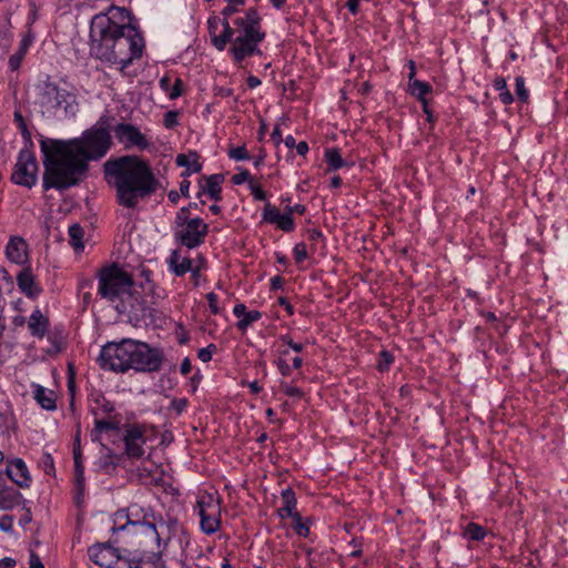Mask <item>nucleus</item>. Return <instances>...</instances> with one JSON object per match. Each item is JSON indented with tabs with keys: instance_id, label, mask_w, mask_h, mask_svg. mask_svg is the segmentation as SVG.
Instances as JSON below:
<instances>
[{
	"instance_id": "obj_1",
	"label": "nucleus",
	"mask_w": 568,
	"mask_h": 568,
	"mask_svg": "<svg viewBox=\"0 0 568 568\" xmlns=\"http://www.w3.org/2000/svg\"><path fill=\"white\" fill-rule=\"evenodd\" d=\"M109 128V116L102 115L80 138L68 141L41 140L44 190H65L77 185L88 170V162L102 159L111 149Z\"/></svg>"
},
{
	"instance_id": "obj_2",
	"label": "nucleus",
	"mask_w": 568,
	"mask_h": 568,
	"mask_svg": "<svg viewBox=\"0 0 568 568\" xmlns=\"http://www.w3.org/2000/svg\"><path fill=\"white\" fill-rule=\"evenodd\" d=\"M143 49L144 39L132 26L129 10L110 7L92 18L90 53L95 59L122 71L142 57Z\"/></svg>"
},
{
	"instance_id": "obj_3",
	"label": "nucleus",
	"mask_w": 568,
	"mask_h": 568,
	"mask_svg": "<svg viewBox=\"0 0 568 568\" xmlns=\"http://www.w3.org/2000/svg\"><path fill=\"white\" fill-rule=\"evenodd\" d=\"M103 178L115 191L116 203L131 210L161 187L150 164L138 155L110 158L103 163Z\"/></svg>"
},
{
	"instance_id": "obj_4",
	"label": "nucleus",
	"mask_w": 568,
	"mask_h": 568,
	"mask_svg": "<svg viewBox=\"0 0 568 568\" xmlns=\"http://www.w3.org/2000/svg\"><path fill=\"white\" fill-rule=\"evenodd\" d=\"M222 27V33L213 37V45L219 51H223L226 44L231 43L230 52L237 63L252 55L262 54L260 43L266 34L262 29V18L255 8H250L243 17L235 18L233 26L223 19Z\"/></svg>"
},
{
	"instance_id": "obj_5",
	"label": "nucleus",
	"mask_w": 568,
	"mask_h": 568,
	"mask_svg": "<svg viewBox=\"0 0 568 568\" xmlns=\"http://www.w3.org/2000/svg\"><path fill=\"white\" fill-rule=\"evenodd\" d=\"M98 294L109 302L121 298L129 294L133 287V278L118 263H112L101 267L97 272Z\"/></svg>"
},
{
	"instance_id": "obj_6",
	"label": "nucleus",
	"mask_w": 568,
	"mask_h": 568,
	"mask_svg": "<svg viewBox=\"0 0 568 568\" xmlns=\"http://www.w3.org/2000/svg\"><path fill=\"white\" fill-rule=\"evenodd\" d=\"M37 102L43 113L55 114L59 109L64 110L65 114H74L75 95L57 83L49 80L42 81L37 85Z\"/></svg>"
},
{
	"instance_id": "obj_7",
	"label": "nucleus",
	"mask_w": 568,
	"mask_h": 568,
	"mask_svg": "<svg viewBox=\"0 0 568 568\" xmlns=\"http://www.w3.org/2000/svg\"><path fill=\"white\" fill-rule=\"evenodd\" d=\"M128 519L126 525L121 526L119 529L123 530L130 526L132 534L140 536L145 540L153 541L160 545V535L156 530L155 515L150 507H144L138 503L131 504L125 511Z\"/></svg>"
},
{
	"instance_id": "obj_8",
	"label": "nucleus",
	"mask_w": 568,
	"mask_h": 568,
	"mask_svg": "<svg viewBox=\"0 0 568 568\" xmlns=\"http://www.w3.org/2000/svg\"><path fill=\"white\" fill-rule=\"evenodd\" d=\"M128 371L153 373L160 371L163 363V354L149 344L126 338Z\"/></svg>"
},
{
	"instance_id": "obj_9",
	"label": "nucleus",
	"mask_w": 568,
	"mask_h": 568,
	"mask_svg": "<svg viewBox=\"0 0 568 568\" xmlns=\"http://www.w3.org/2000/svg\"><path fill=\"white\" fill-rule=\"evenodd\" d=\"M128 354L126 338L121 342H110L100 352V366L115 373H125L128 372Z\"/></svg>"
},
{
	"instance_id": "obj_10",
	"label": "nucleus",
	"mask_w": 568,
	"mask_h": 568,
	"mask_svg": "<svg viewBox=\"0 0 568 568\" xmlns=\"http://www.w3.org/2000/svg\"><path fill=\"white\" fill-rule=\"evenodd\" d=\"M209 225L201 217H192L190 222L176 226L174 239L181 245L192 250L205 242Z\"/></svg>"
},
{
	"instance_id": "obj_11",
	"label": "nucleus",
	"mask_w": 568,
	"mask_h": 568,
	"mask_svg": "<svg viewBox=\"0 0 568 568\" xmlns=\"http://www.w3.org/2000/svg\"><path fill=\"white\" fill-rule=\"evenodd\" d=\"M37 172L34 154L28 149H22L12 173V181L19 185L31 187L37 182Z\"/></svg>"
},
{
	"instance_id": "obj_12",
	"label": "nucleus",
	"mask_w": 568,
	"mask_h": 568,
	"mask_svg": "<svg viewBox=\"0 0 568 568\" xmlns=\"http://www.w3.org/2000/svg\"><path fill=\"white\" fill-rule=\"evenodd\" d=\"M124 452L130 458H141L144 455L145 427L140 424H126L123 434Z\"/></svg>"
},
{
	"instance_id": "obj_13",
	"label": "nucleus",
	"mask_w": 568,
	"mask_h": 568,
	"mask_svg": "<svg viewBox=\"0 0 568 568\" xmlns=\"http://www.w3.org/2000/svg\"><path fill=\"white\" fill-rule=\"evenodd\" d=\"M116 140L123 144L125 149L138 148L145 150L150 146V142L145 135L131 123H119L113 129Z\"/></svg>"
},
{
	"instance_id": "obj_14",
	"label": "nucleus",
	"mask_w": 568,
	"mask_h": 568,
	"mask_svg": "<svg viewBox=\"0 0 568 568\" xmlns=\"http://www.w3.org/2000/svg\"><path fill=\"white\" fill-rule=\"evenodd\" d=\"M89 557L95 565L102 568H111L114 562L123 559L119 554V549L106 544L92 546L89 549Z\"/></svg>"
},
{
	"instance_id": "obj_15",
	"label": "nucleus",
	"mask_w": 568,
	"mask_h": 568,
	"mask_svg": "<svg viewBox=\"0 0 568 568\" xmlns=\"http://www.w3.org/2000/svg\"><path fill=\"white\" fill-rule=\"evenodd\" d=\"M27 500L22 494L12 486L4 484V474L0 471V510H12L19 506L24 508Z\"/></svg>"
},
{
	"instance_id": "obj_16",
	"label": "nucleus",
	"mask_w": 568,
	"mask_h": 568,
	"mask_svg": "<svg viewBox=\"0 0 568 568\" xmlns=\"http://www.w3.org/2000/svg\"><path fill=\"white\" fill-rule=\"evenodd\" d=\"M4 474V479L10 478L20 488H29L31 484V476L26 463L21 458H16L8 463Z\"/></svg>"
},
{
	"instance_id": "obj_17",
	"label": "nucleus",
	"mask_w": 568,
	"mask_h": 568,
	"mask_svg": "<svg viewBox=\"0 0 568 568\" xmlns=\"http://www.w3.org/2000/svg\"><path fill=\"white\" fill-rule=\"evenodd\" d=\"M128 568H164L161 551L131 554L126 559Z\"/></svg>"
},
{
	"instance_id": "obj_18",
	"label": "nucleus",
	"mask_w": 568,
	"mask_h": 568,
	"mask_svg": "<svg viewBox=\"0 0 568 568\" xmlns=\"http://www.w3.org/2000/svg\"><path fill=\"white\" fill-rule=\"evenodd\" d=\"M19 290L29 298H37L42 293V287L37 283L30 267H24L17 275Z\"/></svg>"
},
{
	"instance_id": "obj_19",
	"label": "nucleus",
	"mask_w": 568,
	"mask_h": 568,
	"mask_svg": "<svg viewBox=\"0 0 568 568\" xmlns=\"http://www.w3.org/2000/svg\"><path fill=\"white\" fill-rule=\"evenodd\" d=\"M7 258L14 264H23L28 260V244L20 236L10 237L6 246Z\"/></svg>"
},
{
	"instance_id": "obj_20",
	"label": "nucleus",
	"mask_w": 568,
	"mask_h": 568,
	"mask_svg": "<svg viewBox=\"0 0 568 568\" xmlns=\"http://www.w3.org/2000/svg\"><path fill=\"white\" fill-rule=\"evenodd\" d=\"M178 166L185 168L182 172V178H187L193 173H199L202 170V164L199 162V154L196 152H190L189 154L180 153L175 158Z\"/></svg>"
},
{
	"instance_id": "obj_21",
	"label": "nucleus",
	"mask_w": 568,
	"mask_h": 568,
	"mask_svg": "<svg viewBox=\"0 0 568 568\" xmlns=\"http://www.w3.org/2000/svg\"><path fill=\"white\" fill-rule=\"evenodd\" d=\"M169 270L175 276H183L187 272L192 271L193 262L189 257H181L180 252L174 250L171 252L168 258Z\"/></svg>"
},
{
	"instance_id": "obj_22",
	"label": "nucleus",
	"mask_w": 568,
	"mask_h": 568,
	"mask_svg": "<svg viewBox=\"0 0 568 568\" xmlns=\"http://www.w3.org/2000/svg\"><path fill=\"white\" fill-rule=\"evenodd\" d=\"M50 325L49 318L42 314L39 308H36L29 317L28 328L30 334L34 337L42 338Z\"/></svg>"
},
{
	"instance_id": "obj_23",
	"label": "nucleus",
	"mask_w": 568,
	"mask_h": 568,
	"mask_svg": "<svg viewBox=\"0 0 568 568\" xmlns=\"http://www.w3.org/2000/svg\"><path fill=\"white\" fill-rule=\"evenodd\" d=\"M32 387L34 399L43 409L51 412L57 409V397L53 390L39 384H33Z\"/></svg>"
},
{
	"instance_id": "obj_24",
	"label": "nucleus",
	"mask_w": 568,
	"mask_h": 568,
	"mask_svg": "<svg viewBox=\"0 0 568 568\" xmlns=\"http://www.w3.org/2000/svg\"><path fill=\"white\" fill-rule=\"evenodd\" d=\"M283 506L277 509V514L281 518L292 517L298 519L300 514L295 511L296 497L292 488H286L282 491Z\"/></svg>"
},
{
	"instance_id": "obj_25",
	"label": "nucleus",
	"mask_w": 568,
	"mask_h": 568,
	"mask_svg": "<svg viewBox=\"0 0 568 568\" xmlns=\"http://www.w3.org/2000/svg\"><path fill=\"white\" fill-rule=\"evenodd\" d=\"M224 181V176L222 174H212L205 178V185L201 186V192L206 193L212 200L215 202L221 201L222 187L221 184Z\"/></svg>"
},
{
	"instance_id": "obj_26",
	"label": "nucleus",
	"mask_w": 568,
	"mask_h": 568,
	"mask_svg": "<svg viewBox=\"0 0 568 568\" xmlns=\"http://www.w3.org/2000/svg\"><path fill=\"white\" fill-rule=\"evenodd\" d=\"M93 414L95 416L93 432H95L97 434H101V433L108 432V430H119L120 429L121 420L116 416H110L108 418H102V417H99V412H94Z\"/></svg>"
},
{
	"instance_id": "obj_27",
	"label": "nucleus",
	"mask_w": 568,
	"mask_h": 568,
	"mask_svg": "<svg viewBox=\"0 0 568 568\" xmlns=\"http://www.w3.org/2000/svg\"><path fill=\"white\" fill-rule=\"evenodd\" d=\"M32 39L29 36H24L19 44L18 51L12 54L9 59V67L12 71L18 70L20 68V64L31 45Z\"/></svg>"
},
{
	"instance_id": "obj_28",
	"label": "nucleus",
	"mask_w": 568,
	"mask_h": 568,
	"mask_svg": "<svg viewBox=\"0 0 568 568\" xmlns=\"http://www.w3.org/2000/svg\"><path fill=\"white\" fill-rule=\"evenodd\" d=\"M197 515L201 519L203 516H209L213 511H219V505L212 495L199 497L196 501Z\"/></svg>"
},
{
	"instance_id": "obj_29",
	"label": "nucleus",
	"mask_w": 568,
	"mask_h": 568,
	"mask_svg": "<svg viewBox=\"0 0 568 568\" xmlns=\"http://www.w3.org/2000/svg\"><path fill=\"white\" fill-rule=\"evenodd\" d=\"M83 236L84 230L80 224L74 223L69 227V243L74 251L80 252L84 248Z\"/></svg>"
},
{
	"instance_id": "obj_30",
	"label": "nucleus",
	"mask_w": 568,
	"mask_h": 568,
	"mask_svg": "<svg viewBox=\"0 0 568 568\" xmlns=\"http://www.w3.org/2000/svg\"><path fill=\"white\" fill-rule=\"evenodd\" d=\"M409 92L419 101L426 100V94L432 92V85L420 80H409Z\"/></svg>"
},
{
	"instance_id": "obj_31",
	"label": "nucleus",
	"mask_w": 568,
	"mask_h": 568,
	"mask_svg": "<svg viewBox=\"0 0 568 568\" xmlns=\"http://www.w3.org/2000/svg\"><path fill=\"white\" fill-rule=\"evenodd\" d=\"M487 535L486 529L475 523H468L463 531V536L473 541H480Z\"/></svg>"
},
{
	"instance_id": "obj_32",
	"label": "nucleus",
	"mask_w": 568,
	"mask_h": 568,
	"mask_svg": "<svg viewBox=\"0 0 568 568\" xmlns=\"http://www.w3.org/2000/svg\"><path fill=\"white\" fill-rule=\"evenodd\" d=\"M219 511H213L209 516H203V519H201L200 525L203 532L211 535L217 531L220 528V519L217 517Z\"/></svg>"
},
{
	"instance_id": "obj_33",
	"label": "nucleus",
	"mask_w": 568,
	"mask_h": 568,
	"mask_svg": "<svg viewBox=\"0 0 568 568\" xmlns=\"http://www.w3.org/2000/svg\"><path fill=\"white\" fill-rule=\"evenodd\" d=\"M325 162L329 170H338L347 165V163L342 159L338 149L335 148L327 149L325 151Z\"/></svg>"
},
{
	"instance_id": "obj_34",
	"label": "nucleus",
	"mask_w": 568,
	"mask_h": 568,
	"mask_svg": "<svg viewBox=\"0 0 568 568\" xmlns=\"http://www.w3.org/2000/svg\"><path fill=\"white\" fill-rule=\"evenodd\" d=\"M494 88L499 91V99L504 104H510L514 102V97L507 88V82L504 77H497L494 80Z\"/></svg>"
},
{
	"instance_id": "obj_35",
	"label": "nucleus",
	"mask_w": 568,
	"mask_h": 568,
	"mask_svg": "<svg viewBox=\"0 0 568 568\" xmlns=\"http://www.w3.org/2000/svg\"><path fill=\"white\" fill-rule=\"evenodd\" d=\"M261 317L262 313L260 311H248L244 317L237 322L236 326L240 331H245L251 324L258 321Z\"/></svg>"
},
{
	"instance_id": "obj_36",
	"label": "nucleus",
	"mask_w": 568,
	"mask_h": 568,
	"mask_svg": "<svg viewBox=\"0 0 568 568\" xmlns=\"http://www.w3.org/2000/svg\"><path fill=\"white\" fill-rule=\"evenodd\" d=\"M280 214L281 212L276 206L272 205L271 203H266L262 213L263 221L275 224L280 217Z\"/></svg>"
},
{
	"instance_id": "obj_37",
	"label": "nucleus",
	"mask_w": 568,
	"mask_h": 568,
	"mask_svg": "<svg viewBox=\"0 0 568 568\" xmlns=\"http://www.w3.org/2000/svg\"><path fill=\"white\" fill-rule=\"evenodd\" d=\"M275 225L284 232H292L295 229L294 219L290 215V213L286 212L280 214Z\"/></svg>"
},
{
	"instance_id": "obj_38",
	"label": "nucleus",
	"mask_w": 568,
	"mask_h": 568,
	"mask_svg": "<svg viewBox=\"0 0 568 568\" xmlns=\"http://www.w3.org/2000/svg\"><path fill=\"white\" fill-rule=\"evenodd\" d=\"M229 156L235 161H245V160L250 159V154H248L245 145L232 148L229 151Z\"/></svg>"
},
{
	"instance_id": "obj_39",
	"label": "nucleus",
	"mask_w": 568,
	"mask_h": 568,
	"mask_svg": "<svg viewBox=\"0 0 568 568\" xmlns=\"http://www.w3.org/2000/svg\"><path fill=\"white\" fill-rule=\"evenodd\" d=\"M393 361H394V357H393V355L389 352L382 351L379 353V359H378L377 368L381 372H385V371H387L389 368V366L393 363Z\"/></svg>"
},
{
	"instance_id": "obj_40",
	"label": "nucleus",
	"mask_w": 568,
	"mask_h": 568,
	"mask_svg": "<svg viewBox=\"0 0 568 568\" xmlns=\"http://www.w3.org/2000/svg\"><path fill=\"white\" fill-rule=\"evenodd\" d=\"M516 94L521 102H527L529 99V93L525 87V80L523 77L516 78Z\"/></svg>"
},
{
	"instance_id": "obj_41",
	"label": "nucleus",
	"mask_w": 568,
	"mask_h": 568,
	"mask_svg": "<svg viewBox=\"0 0 568 568\" xmlns=\"http://www.w3.org/2000/svg\"><path fill=\"white\" fill-rule=\"evenodd\" d=\"M41 466L47 475L54 474V462L50 453H43L41 457Z\"/></svg>"
},
{
	"instance_id": "obj_42",
	"label": "nucleus",
	"mask_w": 568,
	"mask_h": 568,
	"mask_svg": "<svg viewBox=\"0 0 568 568\" xmlns=\"http://www.w3.org/2000/svg\"><path fill=\"white\" fill-rule=\"evenodd\" d=\"M281 389L288 397L302 398L304 395V393L301 388L290 385L287 383H282Z\"/></svg>"
},
{
	"instance_id": "obj_43",
	"label": "nucleus",
	"mask_w": 568,
	"mask_h": 568,
	"mask_svg": "<svg viewBox=\"0 0 568 568\" xmlns=\"http://www.w3.org/2000/svg\"><path fill=\"white\" fill-rule=\"evenodd\" d=\"M293 255L296 263H301L307 258V247L306 244L301 242L297 243L293 248Z\"/></svg>"
},
{
	"instance_id": "obj_44",
	"label": "nucleus",
	"mask_w": 568,
	"mask_h": 568,
	"mask_svg": "<svg viewBox=\"0 0 568 568\" xmlns=\"http://www.w3.org/2000/svg\"><path fill=\"white\" fill-rule=\"evenodd\" d=\"M215 351L216 346L214 344H210L209 346L200 348L197 351V358L203 363H207L212 359V355Z\"/></svg>"
},
{
	"instance_id": "obj_45",
	"label": "nucleus",
	"mask_w": 568,
	"mask_h": 568,
	"mask_svg": "<svg viewBox=\"0 0 568 568\" xmlns=\"http://www.w3.org/2000/svg\"><path fill=\"white\" fill-rule=\"evenodd\" d=\"M190 210L186 206L181 207L174 219L175 226H180L182 224H185L186 222H190Z\"/></svg>"
},
{
	"instance_id": "obj_46",
	"label": "nucleus",
	"mask_w": 568,
	"mask_h": 568,
	"mask_svg": "<svg viewBox=\"0 0 568 568\" xmlns=\"http://www.w3.org/2000/svg\"><path fill=\"white\" fill-rule=\"evenodd\" d=\"M178 112L176 111H169L164 114V118H163V125L166 128V129H173L174 126L178 125Z\"/></svg>"
},
{
	"instance_id": "obj_47",
	"label": "nucleus",
	"mask_w": 568,
	"mask_h": 568,
	"mask_svg": "<svg viewBox=\"0 0 568 568\" xmlns=\"http://www.w3.org/2000/svg\"><path fill=\"white\" fill-rule=\"evenodd\" d=\"M295 532L301 537H307L310 534V528L307 525L302 523L301 515L298 516V519H294V526H293Z\"/></svg>"
},
{
	"instance_id": "obj_48",
	"label": "nucleus",
	"mask_w": 568,
	"mask_h": 568,
	"mask_svg": "<svg viewBox=\"0 0 568 568\" xmlns=\"http://www.w3.org/2000/svg\"><path fill=\"white\" fill-rule=\"evenodd\" d=\"M189 402L186 398H175L171 402L170 409L174 410L178 415L182 414L186 408Z\"/></svg>"
},
{
	"instance_id": "obj_49",
	"label": "nucleus",
	"mask_w": 568,
	"mask_h": 568,
	"mask_svg": "<svg viewBox=\"0 0 568 568\" xmlns=\"http://www.w3.org/2000/svg\"><path fill=\"white\" fill-rule=\"evenodd\" d=\"M250 190L251 193L256 201H264L266 199L265 191L257 184H255L253 181H250Z\"/></svg>"
},
{
	"instance_id": "obj_50",
	"label": "nucleus",
	"mask_w": 568,
	"mask_h": 568,
	"mask_svg": "<svg viewBox=\"0 0 568 568\" xmlns=\"http://www.w3.org/2000/svg\"><path fill=\"white\" fill-rule=\"evenodd\" d=\"M250 181H253V180L251 179V174L247 170H242L241 172H239L232 176V183L235 185H241L244 182L250 183Z\"/></svg>"
},
{
	"instance_id": "obj_51",
	"label": "nucleus",
	"mask_w": 568,
	"mask_h": 568,
	"mask_svg": "<svg viewBox=\"0 0 568 568\" xmlns=\"http://www.w3.org/2000/svg\"><path fill=\"white\" fill-rule=\"evenodd\" d=\"M280 341L287 345L291 349H293L296 353H300L303 351L304 346L301 343H295L290 335H281Z\"/></svg>"
},
{
	"instance_id": "obj_52",
	"label": "nucleus",
	"mask_w": 568,
	"mask_h": 568,
	"mask_svg": "<svg viewBox=\"0 0 568 568\" xmlns=\"http://www.w3.org/2000/svg\"><path fill=\"white\" fill-rule=\"evenodd\" d=\"M13 516L11 515H3L0 517V529L2 531L9 532L13 529Z\"/></svg>"
},
{
	"instance_id": "obj_53",
	"label": "nucleus",
	"mask_w": 568,
	"mask_h": 568,
	"mask_svg": "<svg viewBox=\"0 0 568 568\" xmlns=\"http://www.w3.org/2000/svg\"><path fill=\"white\" fill-rule=\"evenodd\" d=\"M73 460H74V473H75L77 481L80 483L83 480V473H84L82 457H73Z\"/></svg>"
},
{
	"instance_id": "obj_54",
	"label": "nucleus",
	"mask_w": 568,
	"mask_h": 568,
	"mask_svg": "<svg viewBox=\"0 0 568 568\" xmlns=\"http://www.w3.org/2000/svg\"><path fill=\"white\" fill-rule=\"evenodd\" d=\"M209 307L212 314L216 315L220 313V307L217 305V295L213 292L206 295Z\"/></svg>"
},
{
	"instance_id": "obj_55",
	"label": "nucleus",
	"mask_w": 568,
	"mask_h": 568,
	"mask_svg": "<svg viewBox=\"0 0 568 568\" xmlns=\"http://www.w3.org/2000/svg\"><path fill=\"white\" fill-rule=\"evenodd\" d=\"M181 85H182L181 79H175L174 84L171 85V88L169 90L168 97L172 100L179 98L181 95Z\"/></svg>"
},
{
	"instance_id": "obj_56",
	"label": "nucleus",
	"mask_w": 568,
	"mask_h": 568,
	"mask_svg": "<svg viewBox=\"0 0 568 568\" xmlns=\"http://www.w3.org/2000/svg\"><path fill=\"white\" fill-rule=\"evenodd\" d=\"M73 457H82L81 444H80V429H78L74 443H73Z\"/></svg>"
},
{
	"instance_id": "obj_57",
	"label": "nucleus",
	"mask_w": 568,
	"mask_h": 568,
	"mask_svg": "<svg viewBox=\"0 0 568 568\" xmlns=\"http://www.w3.org/2000/svg\"><path fill=\"white\" fill-rule=\"evenodd\" d=\"M29 564L30 568H44L40 557L33 551L30 552Z\"/></svg>"
},
{
	"instance_id": "obj_58",
	"label": "nucleus",
	"mask_w": 568,
	"mask_h": 568,
	"mask_svg": "<svg viewBox=\"0 0 568 568\" xmlns=\"http://www.w3.org/2000/svg\"><path fill=\"white\" fill-rule=\"evenodd\" d=\"M239 11V7L227 2V6L222 10L223 19H226Z\"/></svg>"
},
{
	"instance_id": "obj_59",
	"label": "nucleus",
	"mask_w": 568,
	"mask_h": 568,
	"mask_svg": "<svg viewBox=\"0 0 568 568\" xmlns=\"http://www.w3.org/2000/svg\"><path fill=\"white\" fill-rule=\"evenodd\" d=\"M24 514L21 515L20 519H19V524L20 526L24 527L27 526L28 524L31 523L32 520V515H31V511L28 507L24 506Z\"/></svg>"
},
{
	"instance_id": "obj_60",
	"label": "nucleus",
	"mask_w": 568,
	"mask_h": 568,
	"mask_svg": "<svg viewBox=\"0 0 568 568\" xmlns=\"http://www.w3.org/2000/svg\"><path fill=\"white\" fill-rule=\"evenodd\" d=\"M191 272V278L193 281L194 286H197L200 284L201 278V265H196L192 267Z\"/></svg>"
},
{
	"instance_id": "obj_61",
	"label": "nucleus",
	"mask_w": 568,
	"mask_h": 568,
	"mask_svg": "<svg viewBox=\"0 0 568 568\" xmlns=\"http://www.w3.org/2000/svg\"><path fill=\"white\" fill-rule=\"evenodd\" d=\"M191 368H192L191 361L189 357H185L180 365L181 374L184 376L187 375L191 372Z\"/></svg>"
},
{
	"instance_id": "obj_62",
	"label": "nucleus",
	"mask_w": 568,
	"mask_h": 568,
	"mask_svg": "<svg viewBox=\"0 0 568 568\" xmlns=\"http://www.w3.org/2000/svg\"><path fill=\"white\" fill-rule=\"evenodd\" d=\"M190 181L186 180V178L183 179V181L180 183V193L182 196L189 197L190 195Z\"/></svg>"
},
{
	"instance_id": "obj_63",
	"label": "nucleus",
	"mask_w": 568,
	"mask_h": 568,
	"mask_svg": "<svg viewBox=\"0 0 568 568\" xmlns=\"http://www.w3.org/2000/svg\"><path fill=\"white\" fill-rule=\"evenodd\" d=\"M246 312V306L242 303L236 304L233 308V314L240 318H243Z\"/></svg>"
},
{
	"instance_id": "obj_64",
	"label": "nucleus",
	"mask_w": 568,
	"mask_h": 568,
	"mask_svg": "<svg viewBox=\"0 0 568 568\" xmlns=\"http://www.w3.org/2000/svg\"><path fill=\"white\" fill-rule=\"evenodd\" d=\"M277 367H278L280 373H281L283 376H287V375H290V373H291V367H290V365H288L284 359H280V361H278V363H277Z\"/></svg>"
}]
</instances>
